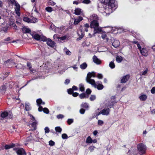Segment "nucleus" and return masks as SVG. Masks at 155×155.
<instances>
[{
  "instance_id": "1",
  "label": "nucleus",
  "mask_w": 155,
  "mask_h": 155,
  "mask_svg": "<svg viewBox=\"0 0 155 155\" xmlns=\"http://www.w3.org/2000/svg\"><path fill=\"white\" fill-rule=\"evenodd\" d=\"M117 3L114 0H110L104 6V12L106 14L112 13L117 8Z\"/></svg>"
},
{
  "instance_id": "2",
  "label": "nucleus",
  "mask_w": 155,
  "mask_h": 155,
  "mask_svg": "<svg viewBox=\"0 0 155 155\" xmlns=\"http://www.w3.org/2000/svg\"><path fill=\"white\" fill-rule=\"evenodd\" d=\"M93 77H95V73L94 72H89L86 78V81L87 82L91 84L94 87H96L97 86V84L95 81L94 79H92L91 78Z\"/></svg>"
},
{
  "instance_id": "3",
  "label": "nucleus",
  "mask_w": 155,
  "mask_h": 155,
  "mask_svg": "<svg viewBox=\"0 0 155 155\" xmlns=\"http://www.w3.org/2000/svg\"><path fill=\"white\" fill-rule=\"evenodd\" d=\"M137 148L139 153L143 154L145 153L146 150V146L143 144L140 143L137 145Z\"/></svg>"
},
{
  "instance_id": "4",
  "label": "nucleus",
  "mask_w": 155,
  "mask_h": 155,
  "mask_svg": "<svg viewBox=\"0 0 155 155\" xmlns=\"http://www.w3.org/2000/svg\"><path fill=\"white\" fill-rule=\"evenodd\" d=\"M42 39V41H46L47 45L50 47L53 48L55 46V43L50 38H47L45 37H44Z\"/></svg>"
},
{
  "instance_id": "5",
  "label": "nucleus",
  "mask_w": 155,
  "mask_h": 155,
  "mask_svg": "<svg viewBox=\"0 0 155 155\" xmlns=\"http://www.w3.org/2000/svg\"><path fill=\"white\" fill-rule=\"evenodd\" d=\"M31 35L32 36L33 38L37 40L42 41L44 36L41 37L39 35L36 34L35 32H31Z\"/></svg>"
},
{
  "instance_id": "6",
  "label": "nucleus",
  "mask_w": 155,
  "mask_h": 155,
  "mask_svg": "<svg viewBox=\"0 0 155 155\" xmlns=\"http://www.w3.org/2000/svg\"><path fill=\"white\" fill-rule=\"evenodd\" d=\"M1 117L3 119L6 118H11L12 117L11 114H9L6 111H4L2 112L1 114Z\"/></svg>"
},
{
  "instance_id": "7",
  "label": "nucleus",
  "mask_w": 155,
  "mask_h": 155,
  "mask_svg": "<svg viewBox=\"0 0 155 155\" xmlns=\"http://www.w3.org/2000/svg\"><path fill=\"white\" fill-rule=\"evenodd\" d=\"M82 26H81L79 30L78 31L77 33L79 36V38H77L78 40L82 39L84 35V32L82 30Z\"/></svg>"
},
{
  "instance_id": "8",
  "label": "nucleus",
  "mask_w": 155,
  "mask_h": 155,
  "mask_svg": "<svg viewBox=\"0 0 155 155\" xmlns=\"http://www.w3.org/2000/svg\"><path fill=\"white\" fill-rule=\"evenodd\" d=\"M15 11L17 15L19 16H20V13L19 12L20 10V5L18 3H15Z\"/></svg>"
},
{
  "instance_id": "9",
  "label": "nucleus",
  "mask_w": 155,
  "mask_h": 155,
  "mask_svg": "<svg viewBox=\"0 0 155 155\" xmlns=\"http://www.w3.org/2000/svg\"><path fill=\"white\" fill-rule=\"evenodd\" d=\"M99 26V23L97 20L92 21L91 22L90 27L91 28H94Z\"/></svg>"
},
{
  "instance_id": "10",
  "label": "nucleus",
  "mask_w": 155,
  "mask_h": 155,
  "mask_svg": "<svg viewBox=\"0 0 155 155\" xmlns=\"http://www.w3.org/2000/svg\"><path fill=\"white\" fill-rule=\"evenodd\" d=\"M16 153L20 155H23V154L26 155V153L25 150L22 148H19L17 150Z\"/></svg>"
},
{
  "instance_id": "11",
  "label": "nucleus",
  "mask_w": 155,
  "mask_h": 155,
  "mask_svg": "<svg viewBox=\"0 0 155 155\" xmlns=\"http://www.w3.org/2000/svg\"><path fill=\"white\" fill-rule=\"evenodd\" d=\"M94 29L93 35L95 36L96 34L100 33L102 31V30L101 27H97L94 28Z\"/></svg>"
},
{
  "instance_id": "12",
  "label": "nucleus",
  "mask_w": 155,
  "mask_h": 155,
  "mask_svg": "<svg viewBox=\"0 0 155 155\" xmlns=\"http://www.w3.org/2000/svg\"><path fill=\"white\" fill-rule=\"evenodd\" d=\"M130 78V75H127L126 76L122 77L121 79L120 82L121 83H125L127 82Z\"/></svg>"
},
{
  "instance_id": "13",
  "label": "nucleus",
  "mask_w": 155,
  "mask_h": 155,
  "mask_svg": "<svg viewBox=\"0 0 155 155\" xmlns=\"http://www.w3.org/2000/svg\"><path fill=\"white\" fill-rule=\"evenodd\" d=\"M141 53L144 56H147L148 55V49H139Z\"/></svg>"
},
{
  "instance_id": "14",
  "label": "nucleus",
  "mask_w": 155,
  "mask_h": 155,
  "mask_svg": "<svg viewBox=\"0 0 155 155\" xmlns=\"http://www.w3.org/2000/svg\"><path fill=\"white\" fill-rule=\"evenodd\" d=\"M83 19V18L82 17L79 16L78 18L74 19V24L75 25H77Z\"/></svg>"
},
{
  "instance_id": "15",
  "label": "nucleus",
  "mask_w": 155,
  "mask_h": 155,
  "mask_svg": "<svg viewBox=\"0 0 155 155\" xmlns=\"http://www.w3.org/2000/svg\"><path fill=\"white\" fill-rule=\"evenodd\" d=\"M23 32L25 33H28L31 35V30L27 28L23 27L22 28Z\"/></svg>"
},
{
  "instance_id": "16",
  "label": "nucleus",
  "mask_w": 155,
  "mask_h": 155,
  "mask_svg": "<svg viewBox=\"0 0 155 155\" xmlns=\"http://www.w3.org/2000/svg\"><path fill=\"white\" fill-rule=\"evenodd\" d=\"M93 61L97 64H99L101 63V61L97 57L94 55L93 57Z\"/></svg>"
},
{
  "instance_id": "17",
  "label": "nucleus",
  "mask_w": 155,
  "mask_h": 155,
  "mask_svg": "<svg viewBox=\"0 0 155 155\" xmlns=\"http://www.w3.org/2000/svg\"><path fill=\"white\" fill-rule=\"evenodd\" d=\"M82 13L81 9L80 8H76L74 10V14L76 15H80Z\"/></svg>"
},
{
  "instance_id": "18",
  "label": "nucleus",
  "mask_w": 155,
  "mask_h": 155,
  "mask_svg": "<svg viewBox=\"0 0 155 155\" xmlns=\"http://www.w3.org/2000/svg\"><path fill=\"white\" fill-rule=\"evenodd\" d=\"M110 110L109 108L104 109L102 110V112H103V115H109Z\"/></svg>"
},
{
  "instance_id": "19",
  "label": "nucleus",
  "mask_w": 155,
  "mask_h": 155,
  "mask_svg": "<svg viewBox=\"0 0 155 155\" xmlns=\"http://www.w3.org/2000/svg\"><path fill=\"white\" fill-rule=\"evenodd\" d=\"M64 27L62 26L60 27H56L55 30L56 32L60 33H61L64 30Z\"/></svg>"
},
{
  "instance_id": "20",
  "label": "nucleus",
  "mask_w": 155,
  "mask_h": 155,
  "mask_svg": "<svg viewBox=\"0 0 155 155\" xmlns=\"http://www.w3.org/2000/svg\"><path fill=\"white\" fill-rule=\"evenodd\" d=\"M112 45L114 48H117L120 45V42L118 40H114L112 43Z\"/></svg>"
},
{
  "instance_id": "21",
  "label": "nucleus",
  "mask_w": 155,
  "mask_h": 155,
  "mask_svg": "<svg viewBox=\"0 0 155 155\" xmlns=\"http://www.w3.org/2000/svg\"><path fill=\"white\" fill-rule=\"evenodd\" d=\"M101 37L104 40H106L105 41L108 42V37H107L105 33L102 34Z\"/></svg>"
},
{
  "instance_id": "22",
  "label": "nucleus",
  "mask_w": 155,
  "mask_h": 155,
  "mask_svg": "<svg viewBox=\"0 0 155 155\" xmlns=\"http://www.w3.org/2000/svg\"><path fill=\"white\" fill-rule=\"evenodd\" d=\"M90 18L93 21L97 20L98 19V17L97 15L94 14L91 16Z\"/></svg>"
},
{
  "instance_id": "23",
  "label": "nucleus",
  "mask_w": 155,
  "mask_h": 155,
  "mask_svg": "<svg viewBox=\"0 0 155 155\" xmlns=\"http://www.w3.org/2000/svg\"><path fill=\"white\" fill-rule=\"evenodd\" d=\"M23 20L24 21L27 22L28 23H31V19L27 17H24L23 18Z\"/></svg>"
},
{
  "instance_id": "24",
  "label": "nucleus",
  "mask_w": 155,
  "mask_h": 155,
  "mask_svg": "<svg viewBox=\"0 0 155 155\" xmlns=\"http://www.w3.org/2000/svg\"><path fill=\"white\" fill-rule=\"evenodd\" d=\"M139 98L140 100L142 101H144L146 99L147 96L146 95L143 94L140 96Z\"/></svg>"
},
{
  "instance_id": "25",
  "label": "nucleus",
  "mask_w": 155,
  "mask_h": 155,
  "mask_svg": "<svg viewBox=\"0 0 155 155\" xmlns=\"http://www.w3.org/2000/svg\"><path fill=\"white\" fill-rule=\"evenodd\" d=\"M94 87L97 88V89L99 90H101L103 88L104 86L102 84L99 83L98 85H97L96 87Z\"/></svg>"
},
{
  "instance_id": "26",
  "label": "nucleus",
  "mask_w": 155,
  "mask_h": 155,
  "mask_svg": "<svg viewBox=\"0 0 155 155\" xmlns=\"http://www.w3.org/2000/svg\"><path fill=\"white\" fill-rule=\"evenodd\" d=\"M87 65L86 63H84L80 65V68L82 69H85L87 67Z\"/></svg>"
},
{
  "instance_id": "27",
  "label": "nucleus",
  "mask_w": 155,
  "mask_h": 155,
  "mask_svg": "<svg viewBox=\"0 0 155 155\" xmlns=\"http://www.w3.org/2000/svg\"><path fill=\"white\" fill-rule=\"evenodd\" d=\"M37 124V122L36 121V120H35V121H34V122H33L31 124V126H32V127L34 128L33 130H36V127Z\"/></svg>"
},
{
  "instance_id": "28",
  "label": "nucleus",
  "mask_w": 155,
  "mask_h": 155,
  "mask_svg": "<svg viewBox=\"0 0 155 155\" xmlns=\"http://www.w3.org/2000/svg\"><path fill=\"white\" fill-rule=\"evenodd\" d=\"M93 142V140L90 136L87 137L86 140V142L87 143H91Z\"/></svg>"
},
{
  "instance_id": "29",
  "label": "nucleus",
  "mask_w": 155,
  "mask_h": 155,
  "mask_svg": "<svg viewBox=\"0 0 155 155\" xmlns=\"http://www.w3.org/2000/svg\"><path fill=\"white\" fill-rule=\"evenodd\" d=\"M116 60L117 62H120L122 60V58L120 56H117L116 57Z\"/></svg>"
},
{
  "instance_id": "30",
  "label": "nucleus",
  "mask_w": 155,
  "mask_h": 155,
  "mask_svg": "<svg viewBox=\"0 0 155 155\" xmlns=\"http://www.w3.org/2000/svg\"><path fill=\"white\" fill-rule=\"evenodd\" d=\"M79 89L80 91H84V85L82 84H80L79 85Z\"/></svg>"
},
{
  "instance_id": "31",
  "label": "nucleus",
  "mask_w": 155,
  "mask_h": 155,
  "mask_svg": "<svg viewBox=\"0 0 155 155\" xmlns=\"http://www.w3.org/2000/svg\"><path fill=\"white\" fill-rule=\"evenodd\" d=\"M55 130L57 132L59 133H61L62 131V129L59 127H55Z\"/></svg>"
},
{
  "instance_id": "32",
  "label": "nucleus",
  "mask_w": 155,
  "mask_h": 155,
  "mask_svg": "<svg viewBox=\"0 0 155 155\" xmlns=\"http://www.w3.org/2000/svg\"><path fill=\"white\" fill-rule=\"evenodd\" d=\"M46 11L48 12H51L52 11V8L50 7H48L45 8Z\"/></svg>"
},
{
  "instance_id": "33",
  "label": "nucleus",
  "mask_w": 155,
  "mask_h": 155,
  "mask_svg": "<svg viewBox=\"0 0 155 155\" xmlns=\"http://www.w3.org/2000/svg\"><path fill=\"white\" fill-rule=\"evenodd\" d=\"M109 66L112 68H114L115 67V64L114 62L112 61H111L109 64Z\"/></svg>"
},
{
  "instance_id": "34",
  "label": "nucleus",
  "mask_w": 155,
  "mask_h": 155,
  "mask_svg": "<svg viewBox=\"0 0 155 155\" xmlns=\"http://www.w3.org/2000/svg\"><path fill=\"white\" fill-rule=\"evenodd\" d=\"M79 97L81 99L84 98L86 97V94L84 93L81 94L79 95Z\"/></svg>"
},
{
  "instance_id": "35",
  "label": "nucleus",
  "mask_w": 155,
  "mask_h": 155,
  "mask_svg": "<svg viewBox=\"0 0 155 155\" xmlns=\"http://www.w3.org/2000/svg\"><path fill=\"white\" fill-rule=\"evenodd\" d=\"M43 111L44 113L47 114H48L49 113V112L48 109L47 108H44L43 109Z\"/></svg>"
},
{
  "instance_id": "36",
  "label": "nucleus",
  "mask_w": 155,
  "mask_h": 155,
  "mask_svg": "<svg viewBox=\"0 0 155 155\" xmlns=\"http://www.w3.org/2000/svg\"><path fill=\"white\" fill-rule=\"evenodd\" d=\"M36 102L38 104V106H39V105L40 104H41V103L42 102V101L41 99H39L37 100Z\"/></svg>"
},
{
  "instance_id": "37",
  "label": "nucleus",
  "mask_w": 155,
  "mask_h": 155,
  "mask_svg": "<svg viewBox=\"0 0 155 155\" xmlns=\"http://www.w3.org/2000/svg\"><path fill=\"white\" fill-rule=\"evenodd\" d=\"M60 37L59 35L57 34H55L53 36V38L55 40H57V39H59Z\"/></svg>"
},
{
  "instance_id": "38",
  "label": "nucleus",
  "mask_w": 155,
  "mask_h": 155,
  "mask_svg": "<svg viewBox=\"0 0 155 155\" xmlns=\"http://www.w3.org/2000/svg\"><path fill=\"white\" fill-rule=\"evenodd\" d=\"M81 106L82 107H84V108H88V105H87V103H84V104H82L81 105Z\"/></svg>"
},
{
  "instance_id": "39",
  "label": "nucleus",
  "mask_w": 155,
  "mask_h": 155,
  "mask_svg": "<svg viewBox=\"0 0 155 155\" xmlns=\"http://www.w3.org/2000/svg\"><path fill=\"white\" fill-rule=\"evenodd\" d=\"M67 122L69 124H70L73 122V120L72 119H69L67 120Z\"/></svg>"
},
{
  "instance_id": "40",
  "label": "nucleus",
  "mask_w": 155,
  "mask_h": 155,
  "mask_svg": "<svg viewBox=\"0 0 155 155\" xmlns=\"http://www.w3.org/2000/svg\"><path fill=\"white\" fill-rule=\"evenodd\" d=\"M95 98L96 97L94 95H92L90 98V99L91 101H94Z\"/></svg>"
},
{
  "instance_id": "41",
  "label": "nucleus",
  "mask_w": 155,
  "mask_h": 155,
  "mask_svg": "<svg viewBox=\"0 0 155 155\" xmlns=\"http://www.w3.org/2000/svg\"><path fill=\"white\" fill-rule=\"evenodd\" d=\"M31 20V23H35L36 22L38 21V19L37 18H32Z\"/></svg>"
},
{
  "instance_id": "42",
  "label": "nucleus",
  "mask_w": 155,
  "mask_h": 155,
  "mask_svg": "<svg viewBox=\"0 0 155 155\" xmlns=\"http://www.w3.org/2000/svg\"><path fill=\"white\" fill-rule=\"evenodd\" d=\"M62 137L63 139H66L68 138L67 135L65 134H63L62 135Z\"/></svg>"
},
{
  "instance_id": "43",
  "label": "nucleus",
  "mask_w": 155,
  "mask_h": 155,
  "mask_svg": "<svg viewBox=\"0 0 155 155\" xmlns=\"http://www.w3.org/2000/svg\"><path fill=\"white\" fill-rule=\"evenodd\" d=\"M45 133H48L50 131V130L49 129V128L47 127H45Z\"/></svg>"
},
{
  "instance_id": "44",
  "label": "nucleus",
  "mask_w": 155,
  "mask_h": 155,
  "mask_svg": "<svg viewBox=\"0 0 155 155\" xmlns=\"http://www.w3.org/2000/svg\"><path fill=\"white\" fill-rule=\"evenodd\" d=\"M28 104H26L25 109L27 111L29 110L30 109Z\"/></svg>"
},
{
  "instance_id": "45",
  "label": "nucleus",
  "mask_w": 155,
  "mask_h": 155,
  "mask_svg": "<svg viewBox=\"0 0 155 155\" xmlns=\"http://www.w3.org/2000/svg\"><path fill=\"white\" fill-rule=\"evenodd\" d=\"M54 142L52 140H50L49 142V144L51 146H53L54 145Z\"/></svg>"
},
{
  "instance_id": "46",
  "label": "nucleus",
  "mask_w": 155,
  "mask_h": 155,
  "mask_svg": "<svg viewBox=\"0 0 155 155\" xmlns=\"http://www.w3.org/2000/svg\"><path fill=\"white\" fill-rule=\"evenodd\" d=\"M68 92L69 94H72L73 93V90L72 89H69L68 90Z\"/></svg>"
},
{
  "instance_id": "47",
  "label": "nucleus",
  "mask_w": 155,
  "mask_h": 155,
  "mask_svg": "<svg viewBox=\"0 0 155 155\" xmlns=\"http://www.w3.org/2000/svg\"><path fill=\"white\" fill-rule=\"evenodd\" d=\"M104 123V122L102 120H99L98 121V125H101L103 124Z\"/></svg>"
},
{
  "instance_id": "48",
  "label": "nucleus",
  "mask_w": 155,
  "mask_h": 155,
  "mask_svg": "<svg viewBox=\"0 0 155 155\" xmlns=\"http://www.w3.org/2000/svg\"><path fill=\"white\" fill-rule=\"evenodd\" d=\"M12 27L13 28V29H15V30H17V27L16 25L14 23V24L12 25Z\"/></svg>"
},
{
  "instance_id": "49",
  "label": "nucleus",
  "mask_w": 155,
  "mask_h": 155,
  "mask_svg": "<svg viewBox=\"0 0 155 155\" xmlns=\"http://www.w3.org/2000/svg\"><path fill=\"white\" fill-rule=\"evenodd\" d=\"M57 118L58 119L62 118H63L64 117V116L62 114H60L58 115L57 116Z\"/></svg>"
},
{
  "instance_id": "50",
  "label": "nucleus",
  "mask_w": 155,
  "mask_h": 155,
  "mask_svg": "<svg viewBox=\"0 0 155 155\" xmlns=\"http://www.w3.org/2000/svg\"><path fill=\"white\" fill-rule=\"evenodd\" d=\"M95 147L93 146H91L89 148V150L91 151V152H92L94 150Z\"/></svg>"
},
{
  "instance_id": "51",
  "label": "nucleus",
  "mask_w": 155,
  "mask_h": 155,
  "mask_svg": "<svg viewBox=\"0 0 155 155\" xmlns=\"http://www.w3.org/2000/svg\"><path fill=\"white\" fill-rule=\"evenodd\" d=\"M85 110L81 108L80 110V112L81 114H84Z\"/></svg>"
},
{
  "instance_id": "52",
  "label": "nucleus",
  "mask_w": 155,
  "mask_h": 155,
  "mask_svg": "<svg viewBox=\"0 0 155 155\" xmlns=\"http://www.w3.org/2000/svg\"><path fill=\"white\" fill-rule=\"evenodd\" d=\"M90 2V0H84L83 1V3L85 4H88Z\"/></svg>"
},
{
  "instance_id": "53",
  "label": "nucleus",
  "mask_w": 155,
  "mask_h": 155,
  "mask_svg": "<svg viewBox=\"0 0 155 155\" xmlns=\"http://www.w3.org/2000/svg\"><path fill=\"white\" fill-rule=\"evenodd\" d=\"M151 92L153 94L155 93V87H153L152 88L151 90Z\"/></svg>"
},
{
  "instance_id": "54",
  "label": "nucleus",
  "mask_w": 155,
  "mask_h": 155,
  "mask_svg": "<svg viewBox=\"0 0 155 155\" xmlns=\"http://www.w3.org/2000/svg\"><path fill=\"white\" fill-rule=\"evenodd\" d=\"M97 77L99 79H102L103 78V76L101 74H97Z\"/></svg>"
},
{
  "instance_id": "55",
  "label": "nucleus",
  "mask_w": 155,
  "mask_h": 155,
  "mask_svg": "<svg viewBox=\"0 0 155 155\" xmlns=\"http://www.w3.org/2000/svg\"><path fill=\"white\" fill-rule=\"evenodd\" d=\"M91 91L89 89H87L86 91V92L87 94H90L91 93Z\"/></svg>"
},
{
  "instance_id": "56",
  "label": "nucleus",
  "mask_w": 155,
  "mask_h": 155,
  "mask_svg": "<svg viewBox=\"0 0 155 155\" xmlns=\"http://www.w3.org/2000/svg\"><path fill=\"white\" fill-rule=\"evenodd\" d=\"M70 82V80L69 79H66L64 82V83L66 84H68Z\"/></svg>"
},
{
  "instance_id": "57",
  "label": "nucleus",
  "mask_w": 155,
  "mask_h": 155,
  "mask_svg": "<svg viewBox=\"0 0 155 155\" xmlns=\"http://www.w3.org/2000/svg\"><path fill=\"white\" fill-rule=\"evenodd\" d=\"M66 38V37L65 36H63L61 37H60L59 39L61 40H65Z\"/></svg>"
},
{
  "instance_id": "58",
  "label": "nucleus",
  "mask_w": 155,
  "mask_h": 155,
  "mask_svg": "<svg viewBox=\"0 0 155 155\" xmlns=\"http://www.w3.org/2000/svg\"><path fill=\"white\" fill-rule=\"evenodd\" d=\"M147 72V69H146L143 72L141 73V75H144L146 74Z\"/></svg>"
},
{
  "instance_id": "59",
  "label": "nucleus",
  "mask_w": 155,
  "mask_h": 155,
  "mask_svg": "<svg viewBox=\"0 0 155 155\" xmlns=\"http://www.w3.org/2000/svg\"><path fill=\"white\" fill-rule=\"evenodd\" d=\"M65 52L66 54L69 55H70L71 54V52L69 50L65 51Z\"/></svg>"
},
{
  "instance_id": "60",
  "label": "nucleus",
  "mask_w": 155,
  "mask_h": 155,
  "mask_svg": "<svg viewBox=\"0 0 155 155\" xmlns=\"http://www.w3.org/2000/svg\"><path fill=\"white\" fill-rule=\"evenodd\" d=\"M32 137L31 136H29L27 138L26 140L27 141H31L32 139Z\"/></svg>"
},
{
  "instance_id": "61",
  "label": "nucleus",
  "mask_w": 155,
  "mask_h": 155,
  "mask_svg": "<svg viewBox=\"0 0 155 155\" xmlns=\"http://www.w3.org/2000/svg\"><path fill=\"white\" fill-rule=\"evenodd\" d=\"M78 93L77 92L74 93L72 94L73 96L74 97H76L78 95Z\"/></svg>"
},
{
  "instance_id": "62",
  "label": "nucleus",
  "mask_w": 155,
  "mask_h": 155,
  "mask_svg": "<svg viewBox=\"0 0 155 155\" xmlns=\"http://www.w3.org/2000/svg\"><path fill=\"white\" fill-rule=\"evenodd\" d=\"M5 149H8L10 148H11V147L10 146V145H6L5 146Z\"/></svg>"
},
{
  "instance_id": "63",
  "label": "nucleus",
  "mask_w": 155,
  "mask_h": 155,
  "mask_svg": "<svg viewBox=\"0 0 155 155\" xmlns=\"http://www.w3.org/2000/svg\"><path fill=\"white\" fill-rule=\"evenodd\" d=\"M27 66L29 67V68L30 69L31 68V64L29 62H28L27 63Z\"/></svg>"
},
{
  "instance_id": "64",
  "label": "nucleus",
  "mask_w": 155,
  "mask_h": 155,
  "mask_svg": "<svg viewBox=\"0 0 155 155\" xmlns=\"http://www.w3.org/2000/svg\"><path fill=\"white\" fill-rule=\"evenodd\" d=\"M39 107L38 108V110L39 111H41L42 110H43V109L42 107L41 106H39Z\"/></svg>"
}]
</instances>
